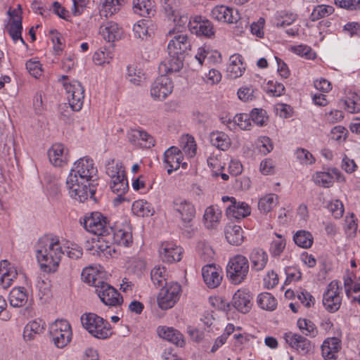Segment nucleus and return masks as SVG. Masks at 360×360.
<instances>
[{
    "label": "nucleus",
    "mask_w": 360,
    "mask_h": 360,
    "mask_svg": "<svg viewBox=\"0 0 360 360\" xmlns=\"http://www.w3.org/2000/svg\"><path fill=\"white\" fill-rule=\"evenodd\" d=\"M297 158L302 164L311 165L315 162V158L307 150L299 148L296 150Z\"/></svg>",
    "instance_id": "56"
},
{
    "label": "nucleus",
    "mask_w": 360,
    "mask_h": 360,
    "mask_svg": "<svg viewBox=\"0 0 360 360\" xmlns=\"http://www.w3.org/2000/svg\"><path fill=\"white\" fill-rule=\"evenodd\" d=\"M297 326L307 336L314 338L318 334L315 324L310 320L300 319L297 321Z\"/></svg>",
    "instance_id": "45"
},
{
    "label": "nucleus",
    "mask_w": 360,
    "mask_h": 360,
    "mask_svg": "<svg viewBox=\"0 0 360 360\" xmlns=\"http://www.w3.org/2000/svg\"><path fill=\"white\" fill-rule=\"evenodd\" d=\"M258 146L261 153L266 154L273 150L271 139L267 136H262L258 141Z\"/></svg>",
    "instance_id": "63"
},
{
    "label": "nucleus",
    "mask_w": 360,
    "mask_h": 360,
    "mask_svg": "<svg viewBox=\"0 0 360 360\" xmlns=\"http://www.w3.org/2000/svg\"><path fill=\"white\" fill-rule=\"evenodd\" d=\"M250 116L251 120L259 126H264L267 120L266 112L263 109L254 108Z\"/></svg>",
    "instance_id": "50"
},
{
    "label": "nucleus",
    "mask_w": 360,
    "mask_h": 360,
    "mask_svg": "<svg viewBox=\"0 0 360 360\" xmlns=\"http://www.w3.org/2000/svg\"><path fill=\"white\" fill-rule=\"evenodd\" d=\"M191 42L186 34H177L171 39L167 45L169 60L167 68L168 72H179L183 68L185 55L191 49Z\"/></svg>",
    "instance_id": "3"
},
{
    "label": "nucleus",
    "mask_w": 360,
    "mask_h": 360,
    "mask_svg": "<svg viewBox=\"0 0 360 360\" xmlns=\"http://www.w3.org/2000/svg\"><path fill=\"white\" fill-rule=\"evenodd\" d=\"M225 237L230 244L239 245L243 242L244 239L243 229L240 226H227L225 229Z\"/></svg>",
    "instance_id": "30"
},
{
    "label": "nucleus",
    "mask_w": 360,
    "mask_h": 360,
    "mask_svg": "<svg viewBox=\"0 0 360 360\" xmlns=\"http://www.w3.org/2000/svg\"><path fill=\"white\" fill-rule=\"evenodd\" d=\"M337 6L349 10H356L359 8L360 0H335Z\"/></svg>",
    "instance_id": "62"
},
{
    "label": "nucleus",
    "mask_w": 360,
    "mask_h": 360,
    "mask_svg": "<svg viewBox=\"0 0 360 360\" xmlns=\"http://www.w3.org/2000/svg\"><path fill=\"white\" fill-rule=\"evenodd\" d=\"M167 271L165 266H155L150 271V278L153 284L157 287L163 288L164 285H168L167 283Z\"/></svg>",
    "instance_id": "37"
},
{
    "label": "nucleus",
    "mask_w": 360,
    "mask_h": 360,
    "mask_svg": "<svg viewBox=\"0 0 360 360\" xmlns=\"http://www.w3.org/2000/svg\"><path fill=\"white\" fill-rule=\"evenodd\" d=\"M148 206V202L146 201L143 202V200H139L134 202L133 210H135L138 214H140L143 217L151 216L153 214L154 211L151 210L145 211V208H147Z\"/></svg>",
    "instance_id": "57"
},
{
    "label": "nucleus",
    "mask_w": 360,
    "mask_h": 360,
    "mask_svg": "<svg viewBox=\"0 0 360 360\" xmlns=\"http://www.w3.org/2000/svg\"><path fill=\"white\" fill-rule=\"evenodd\" d=\"M210 141L212 146L221 150H227L230 146V139L223 131H213L210 135Z\"/></svg>",
    "instance_id": "33"
},
{
    "label": "nucleus",
    "mask_w": 360,
    "mask_h": 360,
    "mask_svg": "<svg viewBox=\"0 0 360 360\" xmlns=\"http://www.w3.org/2000/svg\"><path fill=\"white\" fill-rule=\"evenodd\" d=\"M82 224L87 231L101 236L103 240L110 238L112 227L107 217L99 212H91L85 216Z\"/></svg>",
    "instance_id": "4"
},
{
    "label": "nucleus",
    "mask_w": 360,
    "mask_h": 360,
    "mask_svg": "<svg viewBox=\"0 0 360 360\" xmlns=\"http://www.w3.org/2000/svg\"><path fill=\"white\" fill-rule=\"evenodd\" d=\"M334 8L330 6L319 5L316 6L311 14V18L313 21L317 20L320 18L326 17L332 14Z\"/></svg>",
    "instance_id": "49"
},
{
    "label": "nucleus",
    "mask_w": 360,
    "mask_h": 360,
    "mask_svg": "<svg viewBox=\"0 0 360 360\" xmlns=\"http://www.w3.org/2000/svg\"><path fill=\"white\" fill-rule=\"evenodd\" d=\"M264 22L265 20L263 18H259L257 22H252L250 26L252 34L256 35L258 37H262L264 35L263 27Z\"/></svg>",
    "instance_id": "64"
},
{
    "label": "nucleus",
    "mask_w": 360,
    "mask_h": 360,
    "mask_svg": "<svg viewBox=\"0 0 360 360\" xmlns=\"http://www.w3.org/2000/svg\"><path fill=\"white\" fill-rule=\"evenodd\" d=\"M64 254L58 240L41 241L37 250V259L41 269L47 273L55 272Z\"/></svg>",
    "instance_id": "2"
},
{
    "label": "nucleus",
    "mask_w": 360,
    "mask_h": 360,
    "mask_svg": "<svg viewBox=\"0 0 360 360\" xmlns=\"http://www.w3.org/2000/svg\"><path fill=\"white\" fill-rule=\"evenodd\" d=\"M293 240L299 247L307 249L312 245L313 236L310 232L300 230L295 233Z\"/></svg>",
    "instance_id": "39"
},
{
    "label": "nucleus",
    "mask_w": 360,
    "mask_h": 360,
    "mask_svg": "<svg viewBox=\"0 0 360 360\" xmlns=\"http://www.w3.org/2000/svg\"><path fill=\"white\" fill-rule=\"evenodd\" d=\"M341 348V342L338 338H328L325 340L321 345L323 356L328 360L335 359V354Z\"/></svg>",
    "instance_id": "26"
},
{
    "label": "nucleus",
    "mask_w": 360,
    "mask_h": 360,
    "mask_svg": "<svg viewBox=\"0 0 360 360\" xmlns=\"http://www.w3.org/2000/svg\"><path fill=\"white\" fill-rule=\"evenodd\" d=\"M172 84L169 77L161 75L158 77L152 84L151 96L157 99H165L172 91Z\"/></svg>",
    "instance_id": "17"
},
{
    "label": "nucleus",
    "mask_w": 360,
    "mask_h": 360,
    "mask_svg": "<svg viewBox=\"0 0 360 360\" xmlns=\"http://www.w3.org/2000/svg\"><path fill=\"white\" fill-rule=\"evenodd\" d=\"M226 213L230 219H240L250 214V207L247 203L237 202L233 199L231 200V204L226 208Z\"/></svg>",
    "instance_id": "25"
},
{
    "label": "nucleus",
    "mask_w": 360,
    "mask_h": 360,
    "mask_svg": "<svg viewBox=\"0 0 360 360\" xmlns=\"http://www.w3.org/2000/svg\"><path fill=\"white\" fill-rule=\"evenodd\" d=\"M250 259L252 264V269L259 271L263 270L266 266L268 262V255L263 249L257 248L251 251Z\"/></svg>",
    "instance_id": "27"
},
{
    "label": "nucleus",
    "mask_w": 360,
    "mask_h": 360,
    "mask_svg": "<svg viewBox=\"0 0 360 360\" xmlns=\"http://www.w3.org/2000/svg\"><path fill=\"white\" fill-rule=\"evenodd\" d=\"M202 276L205 284L210 288L219 286L222 280L221 270L214 264H207L202 269Z\"/></svg>",
    "instance_id": "21"
},
{
    "label": "nucleus",
    "mask_w": 360,
    "mask_h": 360,
    "mask_svg": "<svg viewBox=\"0 0 360 360\" xmlns=\"http://www.w3.org/2000/svg\"><path fill=\"white\" fill-rule=\"evenodd\" d=\"M26 68L31 75L37 78L41 75V68L39 61L29 60L26 63Z\"/></svg>",
    "instance_id": "60"
},
{
    "label": "nucleus",
    "mask_w": 360,
    "mask_h": 360,
    "mask_svg": "<svg viewBox=\"0 0 360 360\" xmlns=\"http://www.w3.org/2000/svg\"><path fill=\"white\" fill-rule=\"evenodd\" d=\"M126 0H103L101 12L104 15H112L118 11L121 6L125 3Z\"/></svg>",
    "instance_id": "42"
},
{
    "label": "nucleus",
    "mask_w": 360,
    "mask_h": 360,
    "mask_svg": "<svg viewBox=\"0 0 360 360\" xmlns=\"http://www.w3.org/2000/svg\"><path fill=\"white\" fill-rule=\"evenodd\" d=\"M210 16L217 21L226 23H234L240 19V15L237 10L224 5L214 7L211 11Z\"/></svg>",
    "instance_id": "16"
},
{
    "label": "nucleus",
    "mask_w": 360,
    "mask_h": 360,
    "mask_svg": "<svg viewBox=\"0 0 360 360\" xmlns=\"http://www.w3.org/2000/svg\"><path fill=\"white\" fill-rule=\"evenodd\" d=\"M248 271V260L240 255L231 259L226 267L227 277L234 284L241 283L246 278Z\"/></svg>",
    "instance_id": "7"
},
{
    "label": "nucleus",
    "mask_w": 360,
    "mask_h": 360,
    "mask_svg": "<svg viewBox=\"0 0 360 360\" xmlns=\"http://www.w3.org/2000/svg\"><path fill=\"white\" fill-rule=\"evenodd\" d=\"M18 272L15 267L10 266L8 260L0 262V285L4 289L9 288L14 279L17 278Z\"/></svg>",
    "instance_id": "23"
},
{
    "label": "nucleus",
    "mask_w": 360,
    "mask_h": 360,
    "mask_svg": "<svg viewBox=\"0 0 360 360\" xmlns=\"http://www.w3.org/2000/svg\"><path fill=\"white\" fill-rule=\"evenodd\" d=\"M257 302L259 307L268 311L274 310L277 306L276 300L271 294L269 292H263L259 294L257 297Z\"/></svg>",
    "instance_id": "40"
},
{
    "label": "nucleus",
    "mask_w": 360,
    "mask_h": 360,
    "mask_svg": "<svg viewBox=\"0 0 360 360\" xmlns=\"http://www.w3.org/2000/svg\"><path fill=\"white\" fill-rule=\"evenodd\" d=\"M100 33L108 41H114L121 38L122 31L114 22H108L100 27Z\"/></svg>",
    "instance_id": "28"
},
{
    "label": "nucleus",
    "mask_w": 360,
    "mask_h": 360,
    "mask_svg": "<svg viewBox=\"0 0 360 360\" xmlns=\"http://www.w3.org/2000/svg\"><path fill=\"white\" fill-rule=\"evenodd\" d=\"M81 322L84 328L96 338L105 339L112 334L110 323L96 314L82 315Z\"/></svg>",
    "instance_id": "6"
},
{
    "label": "nucleus",
    "mask_w": 360,
    "mask_h": 360,
    "mask_svg": "<svg viewBox=\"0 0 360 360\" xmlns=\"http://www.w3.org/2000/svg\"><path fill=\"white\" fill-rule=\"evenodd\" d=\"M159 254L164 262L173 263L181 259L182 250L172 243L165 242L159 249Z\"/></svg>",
    "instance_id": "19"
},
{
    "label": "nucleus",
    "mask_w": 360,
    "mask_h": 360,
    "mask_svg": "<svg viewBox=\"0 0 360 360\" xmlns=\"http://www.w3.org/2000/svg\"><path fill=\"white\" fill-rule=\"evenodd\" d=\"M162 7L168 17H173L176 21V13L178 11L179 0H160Z\"/></svg>",
    "instance_id": "46"
},
{
    "label": "nucleus",
    "mask_w": 360,
    "mask_h": 360,
    "mask_svg": "<svg viewBox=\"0 0 360 360\" xmlns=\"http://www.w3.org/2000/svg\"><path fill=\"white\" fill-rule=\"evenodd\" d=\"M233 122L243 130H248L251 126L250 116L246 113L237 114L233 117Z\"/></svg>",
    "instance_id": "51"
},
{
    "label": "nucleus",
    "mask_w": 360,
    "mask_h": 360,
    "mask_svg": "<svg viewBox=\"0 0 360 360\" xmlns=\"http://www.w3.org/2000/svg\"><path fill=\"white\" fill-rule=\"evenodd\" d=\"M17 19L15 21L8 22L6 30L14 41L20 39L21 42L25 44V42L21 36L22 30V22L20 21L19 18Z\"/></svg>",
    "instance_id": "44"
},
{
    "label": "nucleus",
    "mask_w": 360,
    "mask_h": 360,
    "mask_svg": "<svg viewBox=\"0 0 360 360\" xmlns=\"http://www.w3.org/2000/svg\"><path fill=\"white\" fill-rule=\"evenodd\" d=\"M150 26H152L151 21L148 19L139 21L133 27L134 37L143 39L148 35L150 36L153 32V27H150Z\"/></svg>",
    "instance_id": "34"
},
{
    "label": "nucleus",
    "mask_w": 360,
    "mask_h": 360,
    "mask_svg": "<svg viewBox=\"0 0 360 360\" xmlns=\"http://www.w3.org/2000/svg\"><path fill=\"white\" fill-rule=\"evenodd\" d=\"M53 342L58 348H63L71 340L70 325L65 320L56 321L50 328Z\"/></svg>",
    "instance_id": "9"
},
{
    "label": "nucleus",
    "mask_w": 360,
    "mask_h": 360,
    "mask_svg": "<svg viewBox=\"0 0 360 360\" xmlns=\"http://www.w3.org/2000/svg\"><path fill=\"white\" fill-rule=\"evenodd\" d=\"M182 158L181 152L177 147H170L165 152L164 162L168 167V174H171L173 171L179 168Z\"/></svg>",
    "instance_id": "24"
},
{
    "label": "nucleus",
    "mask_w": 360,
    "mask_h": 360,
    "mask_svg": "<svg viewBox=\"0 0 360 360\" xmlns=\"http://www.w3.org/2000/svg\"><path fill=\"white\" fill-rule=\"evenodd\" d=\"M252 296L247 290H238L233 296L231 305L238 311L246 314L252 307Z\"/></svg>",
    "instance_id": "20"
},
{
    "label": "nucleus",
    "mask_w": 360,
    "mask_h": 360,
    "mask_svg": "<svg viewBox=\"0 0 360 360\" xmlns=\"http://www.w3.org/2000/svg\"><path fill=\"white\" fill-rule=\"evenodd\" d=\"M284 339L292 349L302 354H306L314 349L311 341L300 334L288 332L284 334Z\"/></svg>",
    "instance_id": "15"
},
{
    "label": "nucleus",
    "mask_w": 360,
    "mask_h": 360,
    "mask_svg": "<svg viewBox=\"0 0 360 360\" xmlns=\"http://www.w3.org/2000/svg\"><path fill=\"white\" fill-rule=\"evenodd\" d=\"M95 292L105 305L117 307L123 302L120 292L114 287L103 281L96 285Z\"/></svg>",
    "instance_id": "12"
},
{
    "label": "nucleus",
    "mask_w": 360,
    "mask_h": 360,
    "mask_svg": "<svg viewBox=\"0 0 360 360\" xmlns=\"http://www.w3.org/2000/svg\"><path fill=\"white\" fill-rule=\"evenodd\" d=\"M98 170L92 159L84 157L77 160L66 180V186L71 198L84 202L89 197L96 200L95 185Z\"/></svg>",
    "instance_id": "1"
},
{
    "label": "nucleus",
    "mask_w": 360,
    "mask_h": 360,
    "mask_svg": "<svg viewBox=\"0 0 360 360\" xmlns=\"http://www.w3.org/2000/svg\"><path fill=\"white\" fill-rule=\"evenodd\" d=\"M358 95L356 94H352L351 97H349L347 99L343 101V106L344 108L351 113H356L360 111V105L356 103V100L358 98Z\"/></svg>",
    "instance_id": "52"
},
{
    "label": "nucleus",
    "mask_w": 360,
    "mask_h": 360,
    "mask_svg": "<svg viewBox=\"0 0 360 360\" xmlns=\"http://www.w3.org/2000/svg\"><path fill=\"white\" fill-rule=\"evenodd\" d=\"M296 15L293 13H285L284 15H280L276 18L275 25L278 27L290 25L296 20Z\"/></svg>",
    "instance_id": "54"
},
{
    "label": "nucleus",
    "mask_w": 360,
    "mask_h": 360,
    "mask_svg": "<svg viewBox=\"0 0 360 360\" xmlns=\"http://www.w3.org/2000/svg\"><path fill=\"white\" fill-rule=\"evenodd\" d=\"M277 239L274 240L270 246L269 251L274 257L281 255L285 248V240L282 238L281 235L276 233Z\"/></svg>",
    "instance_id": "47"
},
{
    "label": "nucleus",
    "mask_w": 360,
    "mask_h": 360,
    "mask_svg": "<svg viewBox=\"0 0 360 360\" xmlns=\"http://www.w3.org/2000/svg\"><path fill=\"white\" fill-rule=\"evenodd\" d=\"M157 333L160 338H162L177 347H183L186 345L184 335L172 327L159 326Z\"/></svg>",
    "instance_id": "22"
},
{
    "label": "nucleus",
    "mask_w": 360,
    "mask_h": 360,
    "mask_svg": "<svg viewBox=\"0 0 360 360\" xmlns=\"http://www.w3.org/2000/svg\"><path fill=\"white\" fill-rule=\"evenodd\" d=\"M312 178L316 184L325 188L331 187L335 179L338 181H345L340 172L335 168L328 169L327 172H317Z\"/></svg>",
    "instance_id": "18"
},
{
    "label": "nucleus",
    "mask_w": 360,
    "mask_h": 360,
    "mask_svg": "<svg viewBox=\"0 0 360 360\" xmlns=\"http://www.w3.org/2000/svg\"><path fill=\"white\" fill-rule=\"evenodd\" d=\"M221 216V212L214 206L208 207L204 214V219L205 221V226L208 229L214 228L219 221Z\"/></svg>",
    "instance_id": "38"
},
{
    "label": "nucleus",
    "mask_w": 360,
    "mask_h": 360,
    "mask_svg": "<svg viewBox=\"0 0 360 360\" xmlns=\"http://www.w3.org/2000/svg\"><path fill=\"white\" fill-rule=\"evenodd\" d=\"M64 86L68 94V99L70 108L74 111L80 110L84 98V89L81 83L78 81H73L70 84H64Z\"/></svg>",
    "instance_id": "13"
},
{
    "label": "nucleus",
    "mask_w": 360,
    "mask_h": 360,
    "mask_svg": "<svg viewBox=\"0 0 360 360\" xmlns=\"http://www.w3.org/2000/svg\"><path fill=\"white\" fill-rule=\"evenodd\" d=\"M48 155L50 162L56 167H60L64 160V146L63 144L56 143L49 150Z\"/></svg>",
    "instance_id": "36"
},
{
    "label": "nucleus",
    "mask_w": 360,
    "mask_h": 360,
    "mask_svg": "<svg viewBox=\"0 0 360 360\" xmlns=\"http://www.w3.org/2000/svg\"><path fill=\"white\" fill-rule=\"evenodd\" d=\"M188 28L192 33L207 38H211L215 34V30L212 22L201 15L193 17V20L189 21Z\"/></svg>",
    "instance_id": "14"
},
{
    "label": "nucleus",
    "mask_w": 360,
    "mask_h": 360,
    "mask_svg": "<svg viewBox=\"0 0 360 360\" xmlns=\"http://www.w3.org/2000/svg\"><path fill=\"white\" fill-rule=\"evenodd\" d=\"M348 131L342 126L338 125L334 127L330 131L331 139L335 141H345L347 138Z\"/></svg>",
    "instance_id": "58"
},
{
    "label": "nucleus",
    "mask_w": 360,
    "mask_h": 360,
    "mask_svg": "<svg viewBox=\"0 0 360 360\" xmlns=\"http://www.w3.org/2000/svg\"><path fill=\"white\" fill-rule=\"evenodd\" d=\"M181 287L178 283H171L164 285L158 295V307L162 310H167L174 307L179 300Z\"/></svg>",
    "instance_id": "8"
},
{
    "label": "nucleus",
    "mask_w": 360,
    "mask_h": 360,
    "mask_svg": "<svg viewBox=\"0 0 360 360\" xmlns=\"http://www.w3.org/2000/svg\"><path fill=\"white\" fill-rule=\"evenodd\" d=\"M122 181L114 184H110V188L113 193H116L119 197L124 195L129 188L127 179H122Z\"/></svg>",
    "instance_id": "59"
},
{
    "label": "nucleus",
    "mask_w": 360,
    "mask_h": 360,
    "mask_svg": "<svg viewBox=\"0 0 360 360\" xmlns=\"http://www.w3.org/2000/svg\"><path fill=\"white\" fill-rule=\"evenodd\" d=\"M341 290L342 287L337 281H333L328 284L323 297V304L328 311L334 313L340 309L342 303L340 295Z\"/></svg>",
    "instance_id": "10"
},
{
    "label": "nucleus",
    "mask_w": 360,
    "mask_h": 360,
    "mask_svg": "<svg viewBox=\"0 0 360 360\" xmlns=\"http://www.w3.org/2000/svg\"><path fill=\"white\" fill-rule=\"evenodd\" d=\"M329 211L335 219H340L344 213L343 204L339 200L330 202L327 206Z\"/></svg>",
    "instance_id": "53"
},
{
    "label": "nucleus",
    "mask_w": 360,
    "mask_h": 360,
    "mask_svg": "<svg viewBox=\"0 0 360 360\" xmlns=\"http://www.w3.org/2000/svg\"><path fill=\"white\" fill-rule=\"evenodd\" d=\"M267 86L268 93L272 94L274 96H280L285 91L284 85L281 83L276 82L274 84L272 81H269Z\"/></svg>",
    "instance_id": "61"
},
{
    "label": "nucleus",
    "mask_w": 360,
    "mask_h": 360,
    "mask_svg": "<svg viewBox=\"0 0 360 360\" xmlns=\"http://www.w3.org/2000/svg\"><path fill=\"white\" fill-rule=\"evenodd\" d=\"M182 148L185 154L192 158L196 153V144L193 137L186 135L182 138Z\"/></svg>",
    "instance_id": "48"
},
{
    "label": "nucleus",
    "mask_w": 360,
    "mask_h": 360,
    "mask_svg": "<svg viewBox=\"0 0 360 360\" xmlns=\"http://www.w3.org/2000/svg\"><path fill=\"white\" fill-rule=\"evenodd\" d=\"M278 197L274 194H269L261 198L258 202V208L261 212L268 213L277 203Z\"/></svg>",
    "instance_id": "43"
},
{
    "label": "nucleus",
    "mask_w": 360,
    "mask_h": 360,
    "mask_svg": "<svg viewBox=\"0 0 360 360\" xmlns=\"http://www.w3.org/2000/svg\"><path fill=\"white\" fill-rule=\"evenodd\" d=\"M45 323L41 319H35L30 321L25 327L23 338L25 341L33 340L37 335L43 333Z\"/></svg>",
    "instance_id": "29"
},
{
    "label": "nucleus",
    "mask_w": 360,
    "mask_h": 360,
    "mask_svg": "<svg viewBox=\"0 0 360 360\" xmlns=\"http://www.w3.org/2000/svg\"><path fill=\"white\" fill-rule=\"evenodd\" d=\"M133 11L143 17L153 15L155 12L151 0H133Z\"/></svg>",
    "instance_id": "32"
},
{
    "label": "nucleus",
    "mask_w": 360,
    "mask_h": 360,
    "mask_svg": "<svg viewBox=\"0 0 360 360\" xmlns=\"http://www.w3.org/2000/svg\"><path fill=\"white\" fill-rule=\"evenodd\" d=\"M27 302V294L23 287L12 289L9 294V302L13 307H21Z\"/></svg>",
    "instance_id": "31"
},
{
    "label": "nucleus",
    "mask_w": 360,
    "mask_h": 360,
    "mask_svg": "<svg viewBox=\"0 0 360 360\" xmlns=\"http://www.w3.org/2000/svg\"><path fill=\"white\" fill-rule=\"evenodd\" d=\"M128 139L130 142L136 143L137 141H142L145 142L144 146L150 148L154 146L153 138L146 131L139 129H132L128 134Z\"/></svg>",
    "instance_id": "35"
},
{
    "label": "nucleus",
    "mask_w": 360,
    "mask_h": 360,
    "mask_svg": "<svg viewBox=\"0 0 360 360\" xmlns=\"http://www.w3.org/2000/svg\"><path fill=\"white\" fill-rule=\"evenodd\" d=\"M127 79L130 83L140 86L145 81L146 77L141 69H138L136 66L129 65L127 68Z\"/></svg>",
    "instance_id": "41"
},
{
    "label": "nucleus",
    "mask_w": 360,
    "mask_h": 360,
    "mask_svg": "<svg viewBox=\"0 0 360 360\" xmlns=\"http://www.w3.org/2000/svg\"><path fill=\"white\" fill-rule=\"evenodd\" d=\"M103 241L106 243L105 245H100L98 248L101 251L105 252V254L111 255V252H115V249L111 247L109 243L110 241L114 242L120 245L128 247L132 243V234L129 231V229H112V232L110 235V238H105Z\"/></svg>",
    "instance_id": "11"
},
{
    "label": "nucleus",
    "mask_w": 360,
    "mask_h": 360,
    "mask_svg": "<svg viewBox=\"0 0 360 360\" xmlns=\"http://www.w3.org/2000/svg\"><path fill=\"white\" fill-rule=\"evenodd\" d=\"M92 269H84L82 271V278L85 282L91 285H93L96 288V285H98L102 281L100 279L95 278L94 274L92 273Z\"/></svg>",
    "instance_id": "55"
},
{
    "label": "nucleus",
    "mask_w": 360,
    "mask_h": 360,
    "mask_svg": "<svg viewBox=\"0 0 360 360\" xmlns=\"http://www.w3.org/2000/svg\"><path fill=\"white\" fill-rule=\"evenodd\" d=\"M173 210L179 216L182 226L186 229L188 236L191 237L193 232L192 221L195 216V207L188 200L182 197H176L172 202Z\"/></svg>",
    "instance_id": "5"
}]
</instances>
